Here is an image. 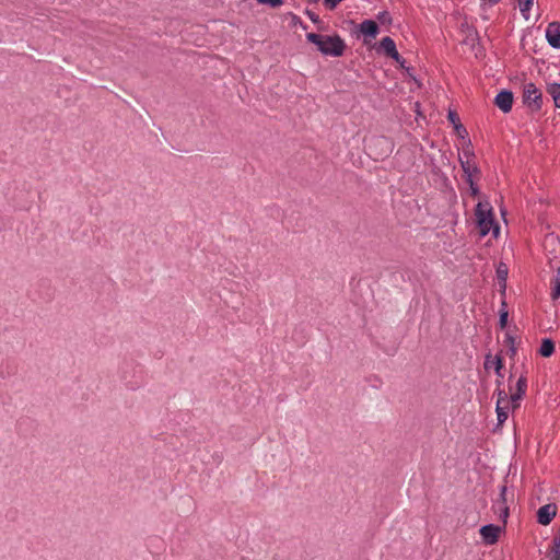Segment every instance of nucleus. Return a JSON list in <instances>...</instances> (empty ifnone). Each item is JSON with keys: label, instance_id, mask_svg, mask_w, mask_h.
Here are the masks:
<instances>
[{"label": "nucleus", "instance_id": "1", "mask_svg": "<svg viewBox=\"0 0 560 560\" xmlns=\"http://www.w3.org/2000/svg\"><path fill=\"white\" fill-rule=\"evenodd\" d=\"M306 39L316 45L318 50L325 56L340 57L346 50L345 40L338 35H320L307 33Z\"/></svg>", "mask_w": 560, "mask_h": 560}, {"label": "nucleus", "instance_id": "2", "mask_svg": "<svg viewBox=\"0 0 560 560\" xmlns=\"http://www.w3.org/2000/svg\"><path fill=\"white\" fill-rule=\"evenodd\" d=\"M475 214L481 236L487 235L492 229L495 235L499 233V226L494 223L492 207L489 202H478Z\"/></svg>", "mask_w": 560, "mask_h": 560}, {"label": "nucleus", "instance_id": "3", "mask_svg": "<svg viewBox=\"0 0 560 560\" xmlns=\"http://www.w3.org/2000/svg\"><path fill=\"white\" fill-rule=\"evenodd\" d=\"M523 102L532 110L537 112L542 107V94L534 83H526L523 90Z\"/></svg>", "mask_w": 560, "mask_h": 560}, {"label": "nucleus", "instance_id": "4", "mask_svg": "<svg viewBox=\"0 0 560 560\" xmlns=\"http://www.w3.org/2000/svg\"><path fill=\"white\" fill-rule=\"evenodd\" d=\"M459 163L466 175V182L472 186V178L479 174V168L474 161V153L469 149H464L463 156H459Z\"/></svg>", "mask_w": 560, "mask_h": 560}, {"label": "nucleus", "instance_id": "5", "mask_svg": "<svg viewBox=\"0 0 560 560\" xmlns=\"http://www.w3.org/2000/svg\"><path fill=\"white\" fill-rule=\"evenodd\" d=\"M527 390V375L525 371H522L520 377L516 381L515 388L510 387V396L509 400L511 401L512 407L518 408L520 401L523 399Z\"/></svg>", "mask_w": 560, "mask_h": 560}, {"label": "nucleus", "instance_id": "6", "mask_svg": "<svg viewBox=\"0 0 560 560\" xmlns=\"http://www.w3.org/2000/svg\"><path fill=\"white\" fill-rule=\"evenodd\" d=\"M501 381H498V400H497V417L498 424H503L509 417V405L511 401L509 400V395L504 389H500Z\"/></svg>", "mask_w": 560, "mask_h": 560}, {"label": "nucleus", "instance_id": "7", "mask_svg": "<svg viewBox=\"0 0 560 560\" xmlns=\"http://www.w3.org/2000/svg\"><path fill=\"white\" fill-rule=\"evenodd\" d=\"M506 486H502L500 488L499 499L492 505L494 513L499 515V518L502 520L503 524L506 523L509 517V506L506 505Z\"/></svg>", "mask_w": 560, "mask_h": 560}, {"label": "nucleus", "instance_id": "8", "mask_svg": "<svg viewBox=\"0 0 560 560\" xmlns=\"http://www.w3.org/2000/svg\"><path fill=\"white\" fill-rule=\"evenodd\" d=\"M502 528L499 525L488 524L480 528L479 533L486 545H493L499 540Z\"/></svg>", "mask_w": 560, "mask_h": 560}, {"label": "nucleus", "instance_id": "9", "mask_svg": "<svg viewBox=\"0 0 560 560\" xmlns=\"http://www.w3.org/2000/svg\"><path fill=\"white\" fill-rule=\"evenodd\" d=\"M513 93L509 90L500 91L495 98L494 104L500 108L503 113H510L513 106Z\"/></svg>", "mask_w": 560, "mask_h": 560}, {"label": "nucleus", "instance_id": "10", "mask_svg": "<svg viewBox=\"0 0 560 560\" xmlns=\"http://www.w3.org/2000/svg\"><path fill=\"white\" fill-rule=\"evenodd\" d=\"M557 514L556 504H545L537 511V522L541 525H549Z\"/></svg>", "mask_w": 560, "mask_h": 560}, {"label": "nucleus", "instance_id": "11", "mask_svg": "<svg viewBox=\"0 0 560 560\" xmlns=\"http://www.w3.org/2000/svg\"><path fill=\"white\" fill-rule=\"evenodd\" d=\"M546 38L552 48H560V23L551 22L548 24Z\"/></svg>", "mask_w": 560, "mask_h": 560}, {"label": "nucleus", "instance_id": "12", "mask_svg": "<svg viewBox=\"0 0 560 560\" xmlns=\"http://www.w3.org/2000/svg\"><path fill=\"white\" fill-rule=\"evenodd\" d=\"M380 48L384 51V54L387 57L392 59H397L399 57V52L396 49V44L394 39L389 36L382 38L380 43Z\"/></svg>", "mask_w": 560, "mask_h": 560}, {"label": "nucleus", "instance_id": "13", "mask_svg": "<svg viewBox=\"0 0 560 560\" xmlns=\"http://www.w3.org/2000/svg\"><path fill=\"white\" fill-rule=\"evenodd\" d=\"M447 119L453 125V127L456 131V135L459 138L464 139L468 136V132H467L466 128L463 126V124L460 122L459 116L456 112L448 110Z\"/></svg>", "mask_w": 560, "mask_h": 560}, {"label": "nucleus", "instance_id": "14", "mask_svg": "<svg viewBox=\"0 0 560 560\" xmlns=\"http://www.w3.org/2000/svg\"><path fill=\"white\" fill-rule=\"evenodd\" d=\"M546 556L549 560H560V527L557 529Z\"/></svg>", "mask_w": 560, "mask_h": 560}, {"label": "nucleus", "instance_id": "15", "mask_svg": "<svg viewBox=\"0 0 560 560\" xmlns=\"http://www.w3.org/2000/svg\"><path fill=\"white\" fill-rule=\"evenodd\" d=\"M359 31L364 36L374 38L378 34V25L373 20H364L359 24Z\"/></svg>", "mask_w": 560, "mask_h": 560}, {"label": "nucleus", "instance_id": "16", "mask_svg": "<svg viewBox=\"0 0 560 560\" xmlns=\"http://www.w3.org/2000/svg\"><path fill=\"white\" fill-rule=\"evenodd\" d=\"M547 93L552 97L555 106L560 108V83H548Z\"/></svg>", "mask_w": 560, "mask_h": 560}, {"label": "nucleus", "instance_id": "17", "mask_svg": "<svg viewBox=\"0 0 560 560\" xmlns=\"http://www.w3.org/2000/svg\"><path fill=\"white\" fill-rule=\"evenodd\" d=\"M555 352V343L551 339H544L540 348L539 354L544 358L550 357Z\"/></svg>", "mask_w": 560, "mask_h": 560}, {"label": "nucleus", "instance_id": "18", "mask_svg": "<svg viewBox=\"0 0 560 560\" xmlns=\"http://www.w3.org/2000/svg\"><path fill=\"white\" fill-rule=\"evenodd\" d=\"M551 298L552 300L560 299V268L557 269V272L552 280Z\"/></svg>", "mask_w": 560, "mask_h": 560}, {"label": "nucleus", "instance_id": "19", "mask_svg": "<svg viewBox=\"0 0 560 560\" xmlns=\"http://www.w3.org/2000/svg\"><path fill=\"white\" fill-rule=\"evenodd\" d=\"M497 277L500 282H503V288H505V281L508 278V267L505 264H500L497 268Z\"/></svg>", "mask_w": 560, "mask_h": 560}, {"label": "nucleus", "instance_id": "20", "mask_svg": "<svg viewBox=\"0 0 560 560\" xmlns=\"http://www.w3.org/2000/svg\"><path fill=\"white\" fill-rule=\"evenodd\" d=\"M518 3L523 16L527 19V13L532 9L534 0H518Z\"/></svg>", "mask_w": 560, "mask_h": 560}, {"label": "nucleus", "instance_id": "21", "mask_svg": "<svg viewBox=\"0 0 560 560\" xmlns=\"http://www.w3.org/2000/svg\"><path fill=\"white\" fill-rule=\"evenodd\" d=\"M508 317L509 313L505 310V302L502 303V308L500 310V319H499V326L501 329H504L508 325Z\"/></svg>", "mask_w": 560, "mask_h": 560}, {"label": "nucleus", "instance_id": "22", "mask_svg": "<svg viewBox=\"0 0 560 560\" xmlns=\"http://www.w3.org/2000/svg\"><path fill=\"white\" fill-rule=\"evenodd\" d=\"M493 363H494V371H495V374L499 376V377H503V374H502V369H503V359L500 354H497L494 355V359H493Z\"/></svg>", "mask_w": 560, "mask_h": 560}, {"label": "nucleus", "instance_id": "23", "mask_svg": "<svg viewBox=\"0 0 560 560\" xmlns=\"http://www.w3.org/2000/svg\"><path fill=\"white\" fill-rule=\"evenodd\" d=\"M260 4H267L270 8H279L283 4V0H257Z\"/></svg>", "mask_w": 560, "mask_h": 560}, {"label": "nucleus", "instance_id": "24", "mask_svg": "<svg viewBox=\"0 0 560 560\" xmlns=\"http://www.w3.org/2000/svg\"><path fill=\"white\" fill-rule=\"evenodd\" d=\"M493 359H494V357L491 355L490 353L486 355L485 363H483V366L486 370L494 369Z\"/></svg>", "mask_w": 560, "mask_h": 560}, {"label": "nucleus", "instance_id": "25", "mask_svg": "<svg viewBox=\"0 0 560 560\" xmlns=\"http://www.w3.org/2000/svg\"><path fill=\"white\" fill-rule=\"evenodd\" d=\"M504 342H505V343H506V346H509V347L515 346V338H514L512 335L506 334V335H505V340H504Z\"/></svg>", "mask_w": 560, "mask_h": 560}, {"label": "nucleus", "instance_id": "26", "mask_svg": "<svg viewBox=\"0 0 560 560\" xmlns=\"http://www.w3.org/2000/svg\"><path fill=\"white\" fill-rule=\"evenodd\" d=\"M306 14H307V16L310 18V20L312 22H314V23H318L319 22V16L317 14H315L314 12L307 10Z\"/></svg>", "mask_w": 560, "mask_h": 560}, {"label": "nucleus", "instance_id": "27", "mask_svg": "<svg viewBox=\"0 0 560 560\" xmlns=\"http://www.w3.org/2000/svg\"><path fill=\"white\" fill-rule=\"evenodd\" d=\"M377 19H378L381 22H385V21H387V20H388V21H390L389 14H388V12H386V11H383V12L378 13Z\"/></svg>", "mask_w": 560, "mask_h": 560}, {"label": "nucleus", "instance_id": "28", "mask_svg": "<svg viewBox=\"0 0 560 560\" xmlns=\"http://www.w3.org/2000/svg\"><path fill=\"white\" fill-rule=\"evenodd\" d=\"M375 142H376V144H378V145H386L387 148H389V142H388V140H387L386 138H384V137L376 138V139H375Z\"/></svg>", "mask_w": 560, "mask_h": 560}, {"label": "nucleus", "instance_id": "29", "mask_svg": "<svg viewBox=\"0 0 560 560\" xmlns=\"http://www.w3.org/2000/svg\"><path fill=\"white\" fill-rule=\"evenodd\" d=\"M485 3L489 7H493L495 4H498L501 0H483Z\"/></svg>", "mask_w": 560, "mask_h": 560}, {"label": "nucleus", "instance_id": "30", "mask_svg": "<svg viewBox=\"0 0 560 560\" xmlns=\"http://www.w3.org/2000/svg\"><path fill=\"white\" fill-rule=\"evenodd\" d=\"M397 63L400 65L401 68H405L406 60L399 55L397 59H394Z\"/></svg>", "mask_w": 560, "mask_h": 560}, {"label": "nucleus", "instance_id": "31", "mask_svg": "<svg viewBox=\"0 0 560 560\" xmlns=\"http://www.w3.org/2000/svg\"><path fill=\"white\" fill-rule=\"evenodd\" d=\"M509 355L511 358H513L515 354H516V347L515 346H512V347H509Z\"/></svg>", "mask_w": 560, "mask_h": 560}, {"label": "nucleus", "instance_id": "32", "mask_svg": "<svg viewBox=\"0 0 560 560\" xmlns=\"http://www.w3.org/2000/svg\"><path fill=\"white\" fill-rule=\"evenodd\" d=\"M470 189H471V192L474 196L478 194V188L475 186L474 183H472V186H470Z\"/></svg>", "mask_w": 560, "mask_h": 560}, {"label": "nucleus", "instance_id": "33", "mask_svg": "<svg viewBox=\"0 0 560 560\" xmlns=\"http://www.w3.org/2000/svg\"><path fill=\"white\" fill-rule=\"evenodd\" d=\"M310 2L316 3L318 0H308Z\"/></svg>", "mask_w": 560, "mask_h": 560}]
</instances>
